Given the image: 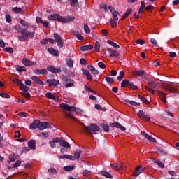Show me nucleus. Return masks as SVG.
<instances>
[{
    "label": "nucleus",
    "mask_w": 179,
    "mask_h": 179,
    "mask_svg": "<svg viewBox=\"0 0 179 179\" xmlns=\"http://www.w3.org/2000/svg\"><path fill=\"white\" fill-rule=\"evenodd\" d=\"M14 29L17 30V33L22 34V36H18L20 41H26V40L34 37V32H28L26 29H23L19 26H15Z\"/></svg>",
    "instance_id": "f257e3e1"
},
{
    "label": "nucleus",
    "mask_w": 179,
    "mask_h": 179,
    "mask_svg": "<svg viewBox=\"0 0 179 179\" xmlns=\"http://www.w3.org/2000/svg\"><path fill=\"white\" fill-rule=\"evenodd\" d=\"M48 20H57L59 22L61 15L59 14L50 15L47 17Z\"/></svg>",
    "instance_id": "f8f14e48"
},
{
    "label": "nucleus",
    "mask_w": 179,
    "mask_h": 179,
    "mask_svg": "<svg viewBox=\"0 0 179 179\" xmlns=\"http://www.w3.org/2000/svg\"><path fill=\"white\" fill-rule=\"evenodd\" d=\"M13 12H15V13H20L22 12V8L18 7H15L12 9Z\"/></svg>",
    "instance_id": "4d7b16f0"
},
{
    "label": "nucleus",
    "mask_w": 179,
    "mask_h": 179,
    "mask_svg": "<svg viewBox=\"0 0 179 179\" xmlns=\"http://www.w3.org/2000/svg\"><path fill=\"white\" fill-rule=\"evenodd\" d=\"M28 146H29V148L31 149H32L33 150H36V141L34 140H30L28 142Z\"/></svg>",
    "instance_id": "a878e982"
},
{
    "label": "nucleus",
    "mask_w": 179,
    "mask_h": 179,
    "mask_svg": "<svg viewBox=\"0 0 179 179\" xmlns=\"http://www.w3.org/2000/svg\"><path fill=\"white\" fill-rule=\"evenodd\" d=\"M109 10L112 13L113 19H111L110 20V23L113 27H115V24L118 23V16H120V13L117 10H115V8H114L113 6H109Z\"/></svg>",
    "instance_id": "f03ea898"
},
{
    "label": "nucleus",
    "mask_w": 179,
    "mask_h": 179,
    "mask_svg": "<svg viewBox=\"0 0 179 179\" xmlns=\"http://www.w3.org/2000/svg\"><path fill=\"white\" fill-rule=\"evenodd\" d=\"M108 52H109L111 57H118L120 54L115 50H113L111 48H108Z\"/></svg>",
    "instance_id": "412c9836"
},
{
    "label": "nucleus",
    "mask_w": 179,
    "mask_h": 179,
    "mask_svg": "<svg viewBox=\"0 0 179 179\" xmlns=\"http://www.w3.org/2000/svg\"><path fill=\"white\" fill-rule=\"evenodd\" d=\"M32 80H34V82H36V83H38V85H44V81L42 80L41 79H40L38 77H37L36 76H33L31 77Z\"/></svg>",
    "instance_id": "aec40b11"
},
{
    "label": "nucleus",
    "mask_w": 179,
    "mask_h": 179,
    "mask_svg": "<svg viewBox=\"0 0 179 179\" xmlns=\"http://www.w3.org/2000/svg\"><path fill=\"white\" fill-rule=\"evenodd\" d=\"M45 96L47 97V99H50L51 100H56V97L54 94H52V93L51 92H48L45 94Z\"/></svg>",
    "instance_id": "473e14b6"
},
{
    "label": "nucleus",
    "mask_w": 179,
    "mask_h": 179,
    "mask_svg": "<svg viewBox=\"0 0 179 179\" xmlns=\"http://www.w3.org/2000/svg\"><path fill=\"white\" fill-rule=\"evenodd\" d=\"M101 175L103 176V177H106V178H111L113 177V176L110 174V173L106 171H102Z\"/></svg>",
    "instance_id": "f704fd0d"
},
{
    "label": "nucleus",
    "mask_w": 179,
    "mask_h": 179,
    "mask_svg": "<svg viewBox=\"0 0 179 179\" xmlns=\"http://www.w3.org/2000/svg\"><path fill=\"white\" fill-rule=\"evenodd\" d=\"M95 108L99 110V111H106L107 108L101 107L99 104H95Z\"/></svg>",
    "instance_id": "37998d69"
},
{
    "label": "nucleus",
    "mask_w": 179,
    "mask_h": 179,
    "mask_svg": "<svg viewBox=\"0 0 179 179\" xmlns=\"http://www.w3.org/2000/svg\"><path fill=\"white\" fill-rule=\"evenodd\" d=\"M54 38L57 43L59 48H62V47H64V41H62V38H61L58 34H55Z\"/></svg>",
    "instance_id": "0eeeda50"
},
{
    "label": "nucleus",
    "mask_w": 179,
    "mask_h": 179,
    "mask_svg": "<svg viewBox=\"0 0 179 179\" xmlns=\"http://www.w3.org/2000/svg\"><path fill=\"white\" fill-rule=\"evenodd\" d=\"M145 116V113H143V110H140L138 113V117L141 118V120H143V117Z\"/></svg>",
    "instance_id": "bf43d9fd"
},
{
    "label": "nucleus",
    "mask_w": 179,
    "mask_h": 179,
    "mask_svg": "<svg viewBox=\"0 0 179 179\" xmlns=\"http://www.w3.org/2000/svg\"><path fill=\"white\" fill-rule=\"evenodd\" d=\"M23 64L25 65V66H31L33 65H37V62H31L27 59H24L22 60Z\"/></svg>",
    "instance_id": "ddd939ff"
},
{
    "label": "nucleus",
    "mask_w": 179,
    "mask_h": 179,
    "mask_svg": "<svg viewBox=\"0 0 179 179\" xmlns=\"http://www.w3.org/2000/svg\"><path fill=\"white\" fill-rule=\"evenodd\" d=\"M22 95L24 96V97H25V99H27L28 100L31 97V95H30V93L29 92V91L22 92Z\"/></svg>",
    "instance_id": "49530a36"
},
{
    "label": "nucleus",
    "mask_w": 179,
    "mask_h": 179,
    "mask_svg": "<svg viewBox=\"0 0 179 179\" xmlns=\"http://www.w3.org/2000/svg\"><path fill=\"white\" fill-rule=\"evenodd\" d=\"M159 97H160V99H161V100H162V101L164 102V103H167V99H166V94L164 93V92H159Z\"/></svg>",
    "instance_id": "bb28decb"
},
{
    "label": "nucleus",
    "mask_w": 179,
    "mask_h": 179,
    "mask_svg": "<svg viewBox=\"0 0 179 179\" xmlns=\"http://www.w3.org/2000/svg\"><path fill=\"white\" fill-rule=\"evenodd\" d=\"M4 51L6 52H8L9 54H13V48H12V47L6 48H4Z\"/></svg>",
    "instance_id": "09e8293b"
},
{
    "label": "nucleus",
    "mask_w": 179,
    "mask_h": 179,
    "mask_svg": "<svg viewBox=\"0 0 179 179\" xmlns=\"http://www.w3.org/2000/svg\"><path fill=\"white\" fill-rule=\"evenodd\" d=\"M101 127L103 129V131H105V132L110 131V126H108V124H101Z\"/></svg>",
    "instance_id": "ea45409f"
},
{
    "label": "nucleus",
    "mask_w": 179,
    "mask_h": 179,
    "mask_svg": "<svg viewBox=\"0 0 179 179\" xmlns=\"http://www.w3.org/2000/svg\"><path fill=\"white\" fill-rule=\"evenodd\" d=\"M46 83H48L49 86H57L59 83V80L57 79H49L47 80Z\"/></svg>",
    "instance_id": "4468645a"
},
{
    "label": "nucleus",
    "mask_w": 179,
    "mask_h": 179,
    "mask_svg": "<svg viewBox=\"0 0 179 179\" xmlns=\"http://www.w3.org/2000/svg\"><path fill=\"white\" fill-rule=\"evenodd\" d=\"M124 76H125V73L124 72V71H121L119 74V76L117 77V80H119V82H121V80L124 79Z\"/></svg>",
    "instance_id": "58836bf2"
},
{
    "label": "nucleus",
    "mask_w": 179,
    "mask_h": 179,
    "mask_svg": "<svg viewBox=\"0 0 179 179\" xmlns=\"http://www.w3.org/2000/svg\"><path fill=\"white\" fill-rule=\"evenodd\" d=\"M57 139H58V137L53 138L52 141H50L49 142L50 147H52V148H57V145L55 144L58 143V141H57Z\"/></svg>",
    "instance_id": "c85d7f7f"
},
{
    "label": "nucleus",
    "mask_w": 179,
    "mask_h": 179,
    "mask_svg": "<svg viewBox=\"0 0 179 179\" xmlns=\"http://www.w3.org/2000/svg\"><path fill=\"white\" fill-rule=\"evenodd\" d=\"M129 86L134 90H138V87L134 83H130Z\"/></svg>",
    "instance_id": "864d4df0"
},
{
    "label": "nucleus",
    "mask_w": 179,
    "mask_h": 179,
    "mask_svg": "<svg viewBox=\"0 0 179 179\" xmlns=\"http://www.w3.org/2000/svg\"><path fill=\"white\" fill-rule=\"evenodd\" d=\"M34 73L35 75H47L48 72L45 70V69H36L34 71Z\"/></svg>",
    "instance_id": "5701e85b"
},
{
    "label": "nucleus",
    "mask_w": 179,
    "mask_h": 179,
    "mask_svg": "<svg viewBox=\"0 0 179 179\" xmlns=\"http://www.w3.org/2000/svg\"><path fill=\"white\" fill-rule=\"evenodd\" d=\"M155 163L160 167L161 169H164V165L163 164V162H162L160 160L157 159L155 161Z\"/></svg>",
    "instance_id": "603ef678"
},
{
    "label": "nucleus",
    "mask_w": 179,
    "mask_h": 179,
    "mask_svg": "<svg viewBox=\"0 0 179 179\" xmlns=\"http://www.w3.org/2000/svg\"><path fill=\"white\" fill-rule=\"evenodd\" d=\"M47 69L49 72H52V73H61V69L55 68L54 66H48Z\"/></svg>",
    "instance_id": "1a4fd4ad"
},
{
    "label": "nucleus",
    "mask_w": 179,
    "mask_h": 179,
    "mask_svg": "<svg viewBox=\"0 0 179 179\" xmlns=\"http://www.w3.org/2000/svg\"><path fill=\"white\" fill-rule=\"evenodd\" d=\"M141 135L143 136H144V138H145V139H148V141H149V139L150 138V136H149L148 134H146L145 131H141Z\"/></svg>",
    "instance_id": "e2e57ef3"
},
{
    "label": "nucleus",
    "mask_w": 179,
    "mask_h": 179,
    "mask_svg": "<svg viewBox=\"0 0 179 179\" xmlns=\"http://www.w3.org/2000/svg\"><path fill=\"white\" fill-rule=\"evenodd\" d=\"M98 66H99V68H101V69H104L106 68V64H104V63L103 62H99L98 63Z\"/></svg>",
    "instance_id": "69168bd1"
},
{
    "label": "nucleus",
    "mask_w": 179,
    "mask_h": 179,
    "mask_svg": "<svg viewBox=\"0 0 179 179\" xmlns=\"http://www.w3.org/2000/svg\"><path fill=\"white\" fill-rule=\"evenodd\" d=\"M5 17L7 23H10V22H12V16H10V13H6Z\"/></svg>",
    "instance_id": "4c0bfd02"
},
{
    "label": "nucleus",
    "mask_w": 179,
    "mask_h": 179,
    "mask_svg": "<svg viewBox=\"0 0 179 179\" xmlns=\"http://www.w3.org/2000/svg\"><path fill=\"white\" fill-rule=\"evenodd\" d=\"M80 155H82V150H79L74 152V159L75 160H79V157H80Z\"/></svg>",
    "instance_id": "7c9ffc66"
},
{
    "label": "nucleus",
    "mask_w": 179,
    "mask_h": 179,
    "mask_svg": "<svg viewBox=\"0 0 179 179\" xmlns=\"http://www.w3.org/2000/svg\"><path fill=\"white\" fill-rule=\"evenodd\" d=\"M81 51H89L90 50H93V45H85L80 47Z\"/></svg>",
    "instance_id": "6ab92c4d"
},
{
    "label": "nucleus",
    "mask_w": 179,
    "mask_h": 179,
    "mask_svg": "<svg viewBox=\"0 0 179 179\" xmlns=\"http://www.w3.org/2000/svg\"><path fill=\"white\" fill-rule=\"evenodd\" d=\"M20 24H22V26H23L24 27H29V23H27L26 21H24V20H20Z\"/></svg>",
    "instance_id": "8fccbe9b"
},
{
    "label": "nucleus",
    "mask_w": 179,
    "mask_h": 179,
    "mask_svg": "<svg viewBox=\"0 0 179 179\" xmlns=\"http://www.w3.org/2000/svg\"><path fill=\"white\" fill-rule=\"evenodd\" d=\"M136 44H140L141 45H143V44H145V41L142 40V39H138L137 41H136Z\"/></svg>",
    "instance_id": "774afa93"
},
{
    "label": "nucleus",
    "mask_w": 179,
    "mask_h": 179,
    "mask_svg": "<svg viewBox=\"0 0 179 179\" xmlns=\"http://www.w3.org/2000/svg\"><path fill=\"white\" fill-rule=\"evenodd\" d=\"M85 131L90 134V135H96V133L100 131V127L94 124H92L90 127H85Z\"/></svg>",
    "instance_id": "20e7f679"
},
{
    "label": "nucleus",
    "mask_w": 179,
    "mask_h": 179,
    "mask_svg": "<svg viewBox=\"0 0 179 179\" xmlns=\"http://www.w3.org/2000/svg\"><path fill=\"white\" fill-rule=\"evenodd\" d=\"M138 98L140 99V100H141V101H143V103H145V104H149V101L146 100V98L138 95Z\"/></svg>",
    "instance_id": "de8ad7c7"
},
{
    "label": "nucleus",
    "mask_w": 179,
    "mask_h": 179,
    "mask_svg": "<svg viewBox=\"0 0 179 179\" xmlns=\"http://www.w3.org/2000/svg\"><path fill=\"white\" fill-rule=\"evenodd\" d=\"M70 1L71 6H73V8H76L78 6V0H69Z\"/></svg>",
    "instance_id": "a19ab883"
},
{
    "label": "nucleus",
    "mask_w": 179,
    "mask_h": 179,
    "mask_svg": "<svg viewBox=\"0 0 179 179\" xmlns=\"http://www.w3.org/2000/svg\"><path fill=\"white\" fill-rule=\"evenodd\" d=\"M125 101L128 104V106H134V107H139L141 106V103L135 102L134 101L126 100Z\"/></svg>",
    "instance_id": "b1692460"
},
{
    "label": "nucleus",
    "mask_w": 179,
    "mask_h": 179,
    "mask_svg": "<svg viewBox=\"0 0 179 179\" xmlns=\"http://www.w3.org/2000/svg\"><path fill=\"white\" fill-rule=\"evenodd\" d=\"M87 69L93 75H99V70H96L92 65H88Z\"/></svg>",
    "instance_id": "a211bd4d"
},
{
    "label": "nucleus",
    "mask_w": 179,
    "mask_h": 179,
    "mask_svg": "<svg viewBox=\"0 0 179 179\" xmlns=\"http://www.w3.org/2000/svg\"><path fill=\"white\" fill-rule=\"evenodd\" d=\"M48 128H51V124L47 122H42L39 123L38 129L39 131H44V129H47Z\"/></svg>",
    "instance_id": "6e6552de"
},
{
    "label": "nucleus",
    "mask_w": 179,
    "mask_h": 179,
    "mask_svg": "<svg viewBox=\"0 0 179 179\" xmlns=\"http://www.w3.org/2000/svg\"><path fill=\"white\" fill-rule=\"evenodd\" d=\"M48 53L51 54L52 55H54L55 57H59V51L50 48L48 49Z\"/></svg>",
    "instance_id": "2eb2a0df"
},
{
    "label": "nucleus",
    "mask_w": 179,
    "mask_h": 179,
    "mask_svg": "<svg viewBox=\"0 0 179 179\" xmlns=\"http://www.w3.org/2000/svg\"><path fill=\"white\" fill-rule=\"evenodd\" d=\"M84 31L86 34H90V28H89L87 24H84Z\"/></svg>",
    "instance_id": "79ce46f5"
},
{
    "label": "nucleus",
    "mask_w": 179,
    "mask_h": 179,
    "mask_svg": "<svg viewBox=\"0 0 179 179\" xmlns=\"http://www.w3.org/2000/svg\"><path fill=\"white\" fill-rule=\"evenodd\" d=\"M110 127H112V128H119L120 129H121V131H127V128L124 127L122 125L117 122L111 123L110 124Z\"/></svg>",
    "instance_id": "9b49d317"
},
{
    "label": "nucleus",
    "mask_w": 179,
    "mask_h": 179,
    "mask_svg": "<svg viewBox=\"0 0 179 179\" xmlns=\"http://www.w3.org/2000/svg\"><path fill=\"white\" fill-rule=\"evenodd\" d=\"M66 65L69 68H73V60L72 59H68L66 60Z\"/></svg>",
    "instance_id": "72a5a7b5"
},
{
    "label": "nucleus",
    "mask_w": 179,
    "mask_h": 179,
    "mask_svg": "<svg viewBox=\"0 0 179 179\" xmlns=\"http://www.w3.org/2000/svg\"><path fill=\"white\" fill-rule=\"evenodd\" d=\"M134 76H143V75H145V71L143 70H138V71H133Z\"/></svg>",
    "instance_id": "393cba45"
},
{
    "label": "nucleus",
    "mask_w": 179,
    "mask_h": 179,
    "mask_svg": "<svg viewBox=\"0 0 179 179\" xmlns=\"http://www.w3.org/2000/svg\"><path fill=\"white\" fill-rule=\"evenodd\" d=\"M164 89H165V90H168V92H176V90L175 87H173L170 85H164Z\"/></svg>",
    "instance_id": "2f4dec72"
},
{
    "label": "nucleus",
    "mask_w": 179,
    "mask_h": 179,
    "mask_svg": "<svg viewBox=\"0 0 179 179\" xmlns=\"http://www.w3.org/2000/svg\"><path fill=\"white\" fill-rule=\"evenodd\" d=\"M146 90H148L149 92V93H152V94H155V90H153V89L152 88V87H148V85L145 86Z\"/></svg>",
    "instance_id": "13d9d810"
},
{
    "label": "nucleus",
    "mask_w": 179,
    "mask_h": 179,
    "mask_svg": "<svg viewBox=\"0 0 179 179\" xmlns=\"http://www.w3.org/2000/svg\"><path fill=\"white\" fill-rule=\"evenodd\" d=\"M150 42H151L154 45H155V47H158L159 43H157V41L156 39L152 38L150 39Z\"/></svg>",
    "instance_id": "680f3d73"
},
{
    "label": "nucleus",
    "mask_w": 179,
    "mask_h": 179,
    "mask_svg": "<svg viewBox=\"0 0 179 179\" xmlns=\"http://www.w3.org/2000/svg\"><path fill=\"white\" fill-rule=\"evenodd\" d=\"M73 20H75V16H67L66 17L60 16L59 22L60 23H71V22H73Z\"/></svg>",
    "instance_id": "423d86ee"
},
{
    "label": "nucleus",
    "mask_w": 179,
    "mask_h": 179,
    "mask_svg": "<svg viewBox=\"0 0 179 179\" xmlns=\"http://www.w3.org/2000/svg\"><path fill=\"white\" fill-rule=\"evenodd\" d=\"M82 72H83V75H85L87 77V79L88 80H93V76H92V74H90V72L85 70V69H82Z\"/></svg>",
    "instance_id": "dca6fc26"
},
{
    "label": "nucleus",
    "mask_w": 179,
    "mask_h": 179,
    "mask_svg": "<svg viewBox=\"0 0 179 179\" xmlns=\"http://www.w3.org/2000/svg\"><path fill=\"white\" fill-rule=\"evenodd\" d=\"M18 116L21 118H24V117H27V113H26L25 112H20L18 113Z\"/></svg>",
    "instance_id": "0e129e2a"
},
{
    "label": "nucleus",
    "mask_w": 179,
    "mask_h": 179,
    "mask_svg": "<svg viewBox=\"0 0 179 179\" xmlns=\"http://www.w3.org/2000/svg\"><path fill=\"white\" fill-rule=\"evenodd\" d=\"M107 43L108 44H109V45H111L112 47H113V48H120V46L118 45V44H117L116 43H114V41L111 40H108Z\"/></svg>",
    "instance_id": "c756f323"
},
{
    "label": "nucleus",
    "mask_w": 179,
    "mask_h": 179,
    "mask_svg": "<svg viewBox=\"0 0 179 179\" xmlns=\"http://www.w3.org/2000/svg\"><path fill=\"white\" fill-rule=\"evenodd\" d=\"M95 50H97L98 52H100V42L96 41L95 43V47H94Z\"/></svg>",
    "instance_id": "6e6d98bb"
},
{
    "label": "nucleus",
    "mask_w": 179,
    "mask_h": 179,
    "mask_svg": "<svg viewBox=\"0 0 179 179\" xmlns=\"http://www.w3.org/2000/svg\"><path fill=\"white\" fill-rule=\"evenodd\" d=\"M56 141H57L58 143H59V145L62 148H66L67 149H71V145L69 144V143L66 142L64 138L61 137H58V139H56Z\"/></svg>",
    "instance_id": "39448f33"
},
{
    "label": "nucleus",
    "mask_w": 179,
    "mask_h": 179,
    "mask_svg": "<svg viewBox=\"0 0 179 179\" xmlns=\"http://www.w3.org/2000/svg\"><path fill=\"white\" fill-rule=\"evenodd\" d=\"M59 107L60 108H63V110H66V111H75L77 114H80L82 113V110L80 108L71 106L66 103H61Z\"/></svg>",
    "instance_id": "7ed1b4c3"
},
{
    "label": "nucleus",
    "mask_w": 179,
    "mask_h": 179,
    "mask_svg": "<svg viewBox=\"0 0 179 179\" xmlns=\"http://www.w3.org/2000/svg\"><path fill=\"white\" fill-rule=\"evenodd\" d=\"M22 164V162L20 160H17L15 164H13V167L16 169V167H19Z\"/></svg>",
    "instance_id": "3c124183"
},
{
    "label": "nucleus",
    "mask_w": 179,
    "mask_h": 179,
    "mask_svg": "<svg viewBox=\"0 0 179 179\" xmlns=\"http://www.w3.org/2000/svg\"><path fill=\"white\" fill-rule=\"evenodd\" d=\"M16 160V156L15 155H10L9 157V161H8V163H10V162H15Z\"/></svg>",
    "instance_id": "052dcab7"
},
{
    "label": "nucleus",
    "mask_w": 179,
    "mask_h": 179,
    "mask_svg": "<svg viewBox=\"0 0 179 179\" xmlns=\"http://www.w3.org/2000/svg\"><path fill=\"white\" fill-rule=\"evenodd\" d=\"M16 71H17V72H26V67L22 66H17Z\"/></svg>",
    "instance_id": "e433bc0d"
},
{
    "label": "nucleus",
    "mask_w": 179,
    "mask_h": 179,
    "mask_svg": "<svg viewBox=\"0 0 179 179\" xmlns=\"http://www.w3.org/2000/svg\"><path fill=\"white\" fill-rule=\"evenodd\" d=\"M65 159H68L69 160H75V157L71 155H65Z\"/></svg>",
    "instance_id": "338daca9"
},
{
    "label": "nucleus",
    "mask_w": 179,
    "mask_h": 179,
    "mask_svg": "<svg viewBox=\"0 0 179 179\" xmlns=\"http://www.w3.org/2000/svg\"><path fill=\"white\" fill-rule=\"evenodd\" d=\"M105 80H106L108 83H114V79L111 77H106Z\"/></svg>",
    "instance_id": "5fc2aeb1"
},
{
    "label": "nucleus",
    "mask_w": 179,
    "mask_h": 179,
    "mask_svg": "<svg viewBox=\"0 0 179 179\" xmlns=\"http://www.w3.org/2000/svg\"><path fill=\"white\" fill-rule=\"evenodd\" d=\"M73 85H75V80L71 78H67L66 80L65 87H72Z\"/></svg>",
    "instance_id": "f3484780"
},
{
    "label": "nucleus",
    "mask_w": 179,
    "mask_h": 179,
    "mask_svg": "<svg viewBox=\"0 0 179 179\" xmlns=\"http://www.w3.org/2000/svg\"><path fill=\"white\" fill-rule=\"evenodd\" d=\"M131 83V82H129V80L126 79V80H123L121 83V86L122 87H125V86L127 85H129V84Z\"/></svg>",
    "instance_id": "c9c22d12"
},
{
    "label": "nucleus",
    "mask_w": 179,
    "mask_h": 179,
    "mask_svg": "<svg viewBox=\"0 0 179 179\" xmlns=\"http://www.w3.org/2000/svg\"><path fill=\"white\" fill-rule=\"evenodd\" d=\"M20 90H22L23 92H29L30 90V87H27L25 84H20Z\"/></svg>",
    "instance_id": "cd10ccee"
},
{
    "label": "nucleus",
    "mask_w": 179,
    "mask_h": 179,
    "mask_svg": "<svg viewBox=\"0 0 179 179\" xmlns=\"http://www.w3.org/2000/svg\"><path fill=\"white\" fill-rule=\"evenodd\" d=\"M1 97H3V99H10V95L5 93V92H0Z\"/></svg>",
    "instance_id": "a18cd8bd"
},
{
    "label": "nucleus",
    "mask_w": 179,
    "mask_h": 179,
    "mask_svg": "<svg viewBox=\"0 0 179 179\" xmlns=\"http://www.w3.org/2000/svg\"><path fill=\"white\" fill-rule=\"evenodd\" d=\"M73 169H75V166H72V165L64 167V170H65V171H72V170H73Z\"/></svg>",
    "instance_id": "c03bdc74"
},
{
    "label": "nucleus",
    "mask_w": 179,
    "mask_h": 179,
    "mask_svg": "<svg viewBox=\"0 0 179 179\" xmlns=\"http://www.w3.org/2000/svg\"><path fill=\"white\" fill-rule=\"evenodd\" d=\"M142 169V166L139 165L136 168V173L134 175V177H138V176H139V174H142V173H143V169Z\"/></svg>",
    "instance_id": "4be33fe9"
},
{
    "label": "nucleus",
    "mask_w": 179,
    "mask_h": 179,
    "mask_svg": "<svg viewBox=\"0 0 179 179\" xmlns=\"http://www.w3.org/2000/svg\"><path fill=\"white\" fill-rule=\"evenodd\" d=\"M38 127H40V120H34L32 124H31V125L29 126V129L33 131L34 129H37V128L38 129Z\"/></svg>",
    "instance_id": "9d476101"
}]
</instances>
